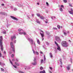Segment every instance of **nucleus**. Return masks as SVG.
<instances>
[{
	"instance_id": "nucleus-1",
	"label": "nucleus",
	"mask_w": 73,
	"mask_h": 73,
	"mask_svg": "<svg viewBox=\"0 0 73 73\" xmlns=\"http://www.w3.org/2000/svg\"><path fill=\"white\" fill-rule=\"evenodd\" d=\"M61 44L62 46H66V47H67V45H66V41H63V42Z\"/></svg>"
},
{
	"instance_id": "nucleus-2",
	"label": "nucleus",
	"mask_w": 73,
	"mask_h": 73,
	"mask_svg": "<svg viewBox=\"0 0 73 73\" xmlns=\"http://www.w3.org/2000/svg\"><path fill=\"white\" fill-rule=\"evenodd\" d=\"M0 44H3V36H1L0 37Z\"/></svg>"
},
{
	"instance_id": "nucleus-3",
	"label": "nucleus",
	"mask_w": 73,
	"mask_h": 73,
	"mask_svg": "<svg viewBox=\"0 0 73 73\" xmlns=\"http://www.w3.org/2000/svg\"><path fill=\"white\" fill-rule=\"evenodd\" d=\"M12 18V19H13L14 20H16V21H17L18 20V19H17L16 18H15V17L13 16H10Z\"/></svg>"
},
{
	"instance_id": "nucleus-4",
	"label": "nucleus",
	"mask_w": 73,
	"mask_h": 73,
	"mask_svg": "<svg viewBox=\"0 0 73 73\" xmlns=\"http://www.w3.org/2000/svg\"><path fill=\"white\" fill-rule=\"evenodd\" d=\"M56 41H61V39H60V37H59L56 36Z\"/></svg>"
},
{
	"instance_id": "nucleus-5",
	"label": "nucleus",
	"mask_w": 73,
	"mask_h": 73,
	"mask_svg": "<svg viewBox=\"0 0 73 73\" xmlns=\"http://www.w3.org/2000/svg\"><path fill=\"white\" fill-rule=\"evenodd\" d=\"M0 46L1 47V50L3 51V50H4L3 46V43L0 44Z\"/></svg>"
},
{
	"instance_id": "nucleus-6",
	"label": "nucleus",
	"mask_w": 73,
	"mask_h": 73,
	"mask_svg": "<svg viewBox=\"0 0 73 73\" xmlns=\"http://www.w3.org/2000/svg\"><path fill=\"white\" fill-rule=\"evenodd\" d=\"M9 61L11 63V64L14 67V68H17V66L15 65H13V63H12V62L11 61V59H9Z\"/></svg>"
},
{
	"instance_id": "nucleus-7",
	"label": "nucleus",
	"mask_w": 73,
	"mask_h": 73,
	"mask_svg": "<svg viewBox=\"0 0 73 73\" xmlns=\"http://www.w3.org/2000/svg\"><path fill=\"white\" fill-rule=\"evenodd\" d=\"M13 42H10V45L11 46V48H13V47H14V46H13Z\"/></svg>"
},
{
	"instance_id": "nucleus-8",
	"label": "nucleus",
	"mask_w": 73,
	"mask_h": 73,
	"mask_svg": "<svg viewBox=\"0 0 73 73\" xmlns=\"http://www.w3.org/2000/svg\"><path fill=\"white\" fill-rule=\"evenodd\" d=\"M40 33L42 38H43V37H44V33Z\"/></svg>"
},
{
	"instance_id": "nucleus-9",
	"label": "nucleus",
	"mask_w": 73,
	"mask_h": 73,
	"mask_svg": "<svg viewBox=\"0 0 73 73\" xmlns=\"http://www.w3.org/2000/svg\"><path fill=\"white\" fill-rule=\"evenodd\" d=\"M30 42H31V44H33V40L32 39H31L30 40Z\"/></svg>"
},
{
	"instance_id": "nucleus-10",
	"label": "nucleus",
	"mask_w": 73,
	"mask_h": 73,
	"mask_svg": "<svg viewBox=\"0 0 73 73\" xmlns=\"http://www.w3.org/2000/svg\"><path fill=\"white\" fill-rule=\"evenodd\" d=\"M58 46V48H57V49H58V50H59V51H60L61 50V49L60 48V46Z\"/></svg>"
},
{
	"instance_id": "nucleus-11",
	"label": "nucleus",
	"mask_w": 73,
	"mask_h": 73,
	"mask_svg": "<svg viewBox=\"0 0 73 73\" xmlns=\"http://www.w3.org/2000/svg\"><path fill=\"white\" fill-rule=\"evenodd\" d=\"M41 63H45V62L44 60H44L42 59L41 60Z\"/></svg>"
},
{
	"instance_id": "nucleus-12",
	"label": "nucleus",
	"mask_w": 73,
	"mask_h": 73,
	"mask_svg": "<svg viewBox=\"0 0 73 73\" xmlns=\"http://www.w3.org/2000/svg\"><path fill=\"white\" fill-rule=\"evenodd\" d=\"M68 12L69 13H70V14H71V15H73V12L72 11H69Z\"/></svg>"
},
{
	"instance_id": "nucleus-13",
	"label": "nucleus",
	"mask_w": 73,
	"mask_h": 73,
	"mask_svg": "<svg viewBox=\"0 0 73 73\" xmlns=\"http://www.w3.org/2000/svg\"><path fill=\"white\" fill-rule=\"evenodd\" d=\"M36 22L37 23H38V24H40V22L39 21L38 19L36 20Z\"/></svg>"
},
{
	"instance_id": "nucleus-14",
	"label": "nucleus",
	"mask_w": 73,
	"mask_h": 73,
	"mask_svg": "<svg viewBox=\"0 0 73 73\" xmlns=\"http://www.w3.org/2000/svg\"><path fill=\"white\" fill-rule=\"evenodd\" d=\"M40 73H46L45 71V70H43V71H41L40 72Z\"/></svg>"
},
{
	"instance_id": "nucleus-15",
	"label": "nucleus",
	"mask_w": 73,
	"mask_h": 73,
	"mask_svg": "<svg viewBox=\"0 0 73 73\" xmlns=\"http://www.w3.org/2000/svg\"><path fill=\"white\" fill-rule=\"evenodd\" d=\"M66 69L68 70H69L70 69V67L69 66H68L66 67Z\"/></svg>"
},
{
	"instance_id": "nucleus-16",
	"label": "nucleus",
	"mask_w": 73,
	"mask_h": 73,
	"mask_svg": "<svg viewBox=\"0 0 73 73\" xmlns=\"http://www.w3.org/2000/svg\"><path fill=\"white\" fill-rule=\"evenodd\" d=\"M36 63H36V62H34V63H32V64L33 65H36Z\"/></svg>"
},
{
	"instance_id": "nucleus-17",
	"label": "nucleus",
	"mask_w": 73,
	"mask_h": 73,
	"mask_svg": "<svg viewBox=\"0 0 73 73\" xmlns=\"http://www.w3.org/2000/svg\"><path fill=\"white\" fill-rule=\"evenodd\" d=\"M40 18H41L42 20H43V19H44V17L42 16H40Z\"/></svg>"
},
{
	"instance_id": "nucleus-18",
	"label": "nucleus",
	"mask_w": 73,
	"mask_h": 73,
	"mask_svg": "<svg viewBox=\"0 0 73 73\" xmlns=\"http://www.w3.org/2000/svg\"><path fill=\"white\" fill-rule=\"evenodd\" d=\"M13 48V51L14 53H15V47H14Z\"/></svg>"
},
{
	"instance_id": "nucleus-19",
	"label": "nucleus",
	"mask_w": 73,
	"mask_h": 73,
	"mask_svg": "<svg viewBox=\"0 0 73 73\" xmlns=\"http://www.w3.org/2000/svg\"><path fill=\"white\" fill-rule=\"evenodd\" d=\"M54 43H55V44H56V45H57V46H58V44L57 43V42H56V41H54Z\"/></svg>"
},
{
	"instance_id": "nucleus-20",
	"label": "nucleus",
	"mask_w": 73,
	"mask_h": 73,
	"mask_svg": "<svg viewBox=\"0 0 73 73\" xmlns=\"http://www.w3.org/2000/svg\"><path fill=\"white\" fill-rule=\"evenodd\" d=\"M15 64H16V65H17V66H19V64L16 63V62H15Z\"/></svg>"
},
{
	"instance_id": "nucleus-21",
	"label": "nucleus",
	"mask_w": 73,
	"mask_h": 73,
	"mask_svg": "<svg viewBox=\"0 0 73 73\" xmlns=\"http://www.w3.org/2000/svg\"><path fill=\"white\" fill-rule=\"evenodd\" d=\"M50 57H53V56H52V53H50Z\"/></svg>"
},
{
	"instance_id": "nucleus-22",
	"label": "nucleus",
	"mask_w": 73,
	"mask_h": 73,
	"mask_svg": "<svg viewBox=\"0 0 73 73\" xmlns=\"http://www.w3.org/2000/svg\"><path fill=\"white\" fill-rule=\"evenodd\" d=\"M33 50V53L34 54H36V53H35V51L34 50Z\"/></svg>"
},
{
	"instance_id": "nucleus-23",
	"label": "nucleus",
	"mask_w": 73,
	"mask_h": 73,
	"mask_svg": "<svg viewBox=\"0 0 73 73\" xmlns=\"http://www.w3.org/2000/svg\"><path fill=\"white\" fill-rule=\"evenodd\" d=\"M11 40L12 41L13 40V38H14L13 36H11Z\"/></svg>"
},
{
	"instance_id": "nucleus-24",
	"label": "nucleus",
	"mask_w": 73,
	"mask_h": 73,
	"mask_svg": "<svg viewBox=\"0 0 73 73\" xmlns=\"http://www.w3.org/2000/svg\"><path fill=\"white\" fill-rule=\"evenodd\" d=\"M69 5L70 7H73V6H72V4H71V3H69Z\"/></svg>"
},
{
	"instance_id": "nucleus-25",
	"label": "nucleus",
	"mask_w": 73,
	"mask_h": 73,
	"mask_svg": "<svg viewBox=\"0 0 73 73\" xmlns=\"http://www.w3.org/2000/svg\"><path fill=\"white\" fill-rule=\"evenodd\" d=\"M37 42L38 44H40V41L38 40H37Z\"/></svg>"
},
{
	"instance_id": "nucleus-26",
	"label": "nucleus",
	"mask_w": 73,
	"mask_h": 73,
	"mask_svg": "<svg viewBox=\"0 0 73 73\" xmlns=\"http://www.w3.org/2000/svg\"><path fill=\"white\" fill-rule=\"evenodd\" d=\"M37 16L38 17H40L41 16L40 15V14H37Z\"/></svg>"
},
{
	"instance_id": "nucleus-27",
	"label": "nucleus",
	"mask_w": 73,
	"mask_h": 73,
	"mask_svg": "<svg viewBox=\"0 0 73 73\" xmlns=\"http://www.w3.org/2000/svg\"><path fill=\"white\" fill-rule=\"evenodd\" d=\"M63 1H64V3H66L67 2V1L66 0H63Z\"/></svg>"
},
{
	"instance_id": "nucleus-28",
	"label": "nucleus",
	"mask_w": 73,
	"mask_h": 73,
	"mask_svg": "<svg viewBox=\"0 0 73 73\" xmlns=\"http://www.w3.org/2000/svg\"><path fill=\"white\" fill-rule=\"evenodd\" d=\"M54 29H55V30H57V29L56 28H53V30H54Z\"/></svg>"
},
{
	"instance_id": "nucleus-29",
	"label": "nucleus",
	"mask_w": 73,
	"mask_h": 73,
	"mask_svg": "<svg viewBox=\"0 0 73 73\" xmlns=\"http://www.w3.org/2000/svg\"><path fill=\"white\" fill-rule=\"evenodd\" d=\"M60 11H62V8H60Z\"/></svg>"
},
{
	"instance_id": "nucleus-30",
	"label": "nucleus",
	"mask_w": 73,
	"mask_h": 73,
	"mask_svg": "<svg viewBox=\"0 0 73 73\" xmlns=\"http://www.w3.org/2000/svg\"><path fill=\"white\" fill-rule=\"evenodd\" d=\"M64 34L65 36H66V35H67L66 33L65 32H64Z\"/></svg>"
},
{
	"instance_id": "nucleus-31",
	"label": "nucleus",
	"mask_w": 73,
	"mask_h": 73,
	"mask_svg": "<svg viewBox=\"0 0 73 73\" xmlns=\"http://www.w3.org/2000/svg\"><path fill=\"white\" fill-rule=\"evenodd\" d=\"M57 28H58V29H60V25H58Z\"/></svg>"
},
{
	"instance_id": "nucleus-32",
	"label": "nucleus",
	"mask_w": 73,
	"mask_h": 73,
	"mask_svg": "<svg viewBox=\"0 0 73 73\" xmlns=\"http://www.w3.org/2000/svg\"><path fill=\"white\" fill-rule=\"evenodd\" d=\"M40 70H42V69H43V68L42 67H41L40 68Z\"/></svg>"
},
{
	"instance_id": "nucleus-33",
	"label": "nucleus",
	"mask_w": 73,
	"mask_h": 73,
	"mask_svg": "<svg viewBox=\"0 0 73 73\" xmlns=\"http://www.w3.org/2000/svg\"><path fill=\"white\" fill-rule=\"evenodd\" d=\"M46 4L47 6H49V3L47 2H46Z\"/></svg>"
},
{
	"instance_id": "nucleus-34",
	"label": "nucleus",
	"mask_w": 73,
	"mask_h": 73,
	"mask_svg": "<svg viewBox=\"0 0 73 73\" xmlns=\"http://www.w3.org/2000/svg\"><path fill=\"white\" fill-rule=\"evenodd\" d=\"M35 53H36V54H37V55H38V52H37V51Z\"/></svg>"
},
{
	"instance_id": "nucleus-35",
	"label": "nucleus",
	"mask_w": 73,
	"mask_h": 73,
	"mask_svg": "<svg viewBox=\"0 0 73 73\" xmlns=\"http://www.w3.org/2000/svg\"><path fill=\"white\" fill-rule=\"evenodd\" d=\"M15 56V55H14V54H12L11 55V57H13Z\"/></svg>"
},
{
	"instance_id": "nucleus-36",
	"label": "nucleus",
	"mask_w": 73,
	"mask_h": 73,
	"mask_svg": "<svg viewBox=\"0 0 73 73\" xmlns=\"http://www.w3.org/2000/svg\"><path fill=\"white\" fill-rule=\"evenodd\" d=\"M18 31L19 32H21V29H18Z\"/></svg>"
},
{
	"instance_id": "nucleus-37",
	"label": "nucleus",
	"mask_w": 73,
	"mask_h": 73,
	"mask_svg": "<svg viewBox=\"0 0 73 73\" xmlns=\"http://www.w3.org/2000/svg\"><path fill=\"white\" fill-rule=\"evenodd\" d=\"M60 64H61V62H62V60H61V59L60 60Z\"/></svg>"
},
{
	"instance_id": "nucleus-38",
	"label": "nucleus",
	"mask_w": 73,
	"mask_h": 73,
	"mask_svg": "<svg viewBox=\"0 0 73 73\" xmlns=\"http://www.w3.org/2000/svg\"><path fill=\"white\" fill-rule=\"evenodd\" d=\"M44 62H45V60H46V58H45V57L44 56Z\"/></svg>"
},
{
	"instance_id": "nucleus-39",
	"label": "nucleus",
	"mask_w": 73,
	"mask_h": 73,
	"mask_svg": "<svg viewBox=\"0 0 73 73\" xmlns=\"http://www.w3.org/2000/svg\"><path fill=\"white\" fill-rule=\"evenodd\" d=\"M3 34H6V31H5V32H3Z\"/></svg>"
},
{
	"instance_id": "nucleus-40",
	"label": "nucleus",
	"mask_w": 73,
	"mask_h": 73,
	"mask_svg": "<svg viewBox=\"0 0 73 73\" xmlns=\"http://www.w3.org/2000/svg\"><path fill=\"white\" fill-rule=\"evenodd\" d=\"M23 34H24L25 35H26V33L25 32L23 33Z\"/></svg>"
},
{
	"instance_id": "nucleus-41",
	"label": "nucleus",
	"mask_w": 73,
	"mask_h": 73,
	"mask_svg": "<svg viewBox=\"0 0 73 73\" xmlns=\"http://www.w3.org/2000/svg\"><path fill=\"white\" fill-rule=\"evenodd\" d=\"M2 55H1V53L0 52V57H2Z\"/></svg>"
},
{
	"instance_id": "nucleus-42",
	"label": "nucleus",
	"mask_w": 73,
	"mask_h": 73,
	"mask_svg": "<svg viewBox=\"0 0 73 73\" xmlns=\"http://www.w3.org/2000/svg\"><path fill=\"white\" fill-rule=\"evenodd\" d=\"M1 70L2 71H4V69L3 68H1Z\"/></svg>"
},
{
	"instance_id": "nucleus-43",
	"label": "nucleus",
	"mask_w": 73,
	"mask_h": 73,
	"mask_svg": "<svg viewBox=\"0 0 73 73\" xmlns=\"http://www.w3.org/2000/svg\"><path fill=\"white\" fill-rule=\"evenodd\" d=\"M19 35H22V34H23V33L20 32L19 33Z\"/></svg>"
},
{
	"instance_id": "nucleus-44",
	"label": "nucleus",
	"mask_w": 73,
	"mask_h": 73,
	"mask_svg": "<svg viewBox=\"0 0 73 73\" xmlns=\"http://www.w3.org/2000/svg\"><path fill=\"white\" fill-rule=\"evenodd\" d=\"M40 31L41 32H42L43 33H44V32L42 31V30H40Z\"/></svg>"
},
{
	"instance_id": "nucleus-45",
	"label": "nucleus",
	"mask_w": 73,
	"mask_h": 73,
	"mask_svg": "<svg viewBox=\"0 0 73 73\" xmlns=\"http://www.w3.org/2000/svg\"><path fill=\"white\" fill-rule=\"evenodd\" d=\"M70 61H71V62L72 63V58L70 59Z\"/></svg>"
},
{
	"instance_id": "nucleus-46",
	"label": "nucleus",
	"mask_w": 73,
	"mask_h": 73,
	"mask_svg": "<svg viewBox=\"0 0 73 73\" xmlns=\"http://www.w3.org/2000/svg\"><path fill=\"white\" fill-rule=\"evenodd\" d=\"M45 23H48V21H45Z\"/></svg>"
},
{
	"instance_id": "nucleus-47",
	"label": "nucleus",
	"mask_w": 73,
	"mask_h": 73,
	"mask_svg": "<svg viewBox=\"0 0 73 73\" xmlns=\"http://www.w3.org/2000/svg\"><path fill=\"white\" fill-rule=\"evenodd\" d=\"M12 61H15V59H13L12 60Z\"/></svg>"
},
{
	"instance_id": "nucleus-48",
	"label": "nucleus",
	"mask_w": 73,
	"mask_h": 73,
	"mask_svg": "<svg viewBox=\"0 0 73 73\" xmlns=\"http://www.w3.org/2000/svg\"><path fill=\"white\" fill-rule=\"evenodd\" d=\"M73 11V9L72 8L71 9V11Z\"/></svg>"
},
{
	"instance_id": "nucleus-49",
	"label": "nucleus",
	"mask_w": 73,
	"mask_h": 73,
	"mask_svg": "<svg viewBox=\"0 0 73 73\" xmlns=\"http://www.w3.org/2000/svg\"><path fill=\"white\" fill-rule=\"evenodd\" d=\"M49 68L50 69H52V67H50Z\"/></svg>"
},
{
	"instance_id": "nucleus-50",
	"label": "nucleus",
	"mask_w": 73,
	"mask_h": 73,
	"mask_svg": "<svg viewBox=\"0 0 73 73\" xmlns=\"http://www.w3.org/2000/svg\"><path fill=\"white\" fill-rule=\"evenodd\" d=\"M16 61H17V62H18V61H19V60H18L17 59H16Z\"/></svg>"
},
{
	"instance_id": "nucleus-51",
	"label": "nucleus",
	"mask_w": 73,
	"mask_h": 73,
	"mask_svg": "<svg viewBox=\"0 0 73 73\" xmlns=\"http://www.w3.org/2000/svg\"><path fill=\"white\" fill-rule=\"evenodd\" d=\"M3 53H4V54H5V53H6V52H5V51H4L3 52Z\"/></svg>"
},
{
	"instance_id": "nucleus-52",
	"label": "nucleus",
	"mask_w": 73,
	"mask_h": 73,
	"mask_svg": "<svg viewBox=\"0 0 73 73\" xmlns=\"http://www.w3.org/2000/svg\"><path fill=\"white\" fill-rule=\"evenodd\" d=\"M61 7H62V8H64V6L63 5H61Z\"/></svg>"
},
{
	"instance_id": "nucleus-53",
	"label": "nucleus",
	"mask_w": 73,
	"mask_h": 73,
	"mask_svg": "<svg viewBox=\"0 0 73 73\" xmlns=\"http://www.w3.org/2000/svg\"><path fill=\"white\" fill-rule=\"evenodd\" d=\"M13 37L14 38H16V36H14Z\"/></svg>"
},
{
	"instance_id": "nucleus-54",
	"label": "nucleus",
	"mask_w": 73,
	"mask_h": 73,
	"mask_svg": "<svg viewBox=\"0 0 73 73\" xmlns=\"http://www.w3.org/2000/svg\"><path fill=\"white\" fill-rule=\"evenodd\" d=\"M36 59H35L34 60V62H36Z\"/></svg>"
},
{
	"instance_id": "nucleus-55",
	"label": "nucleus",
	"mask_w": 73,
	"mask_h": 73,
	"mask_svg": "<svg viewBox=\"0 0 73 73\" xmlns=\"http://www.w3.org/2000/svg\"><path fill=\"white\" fill-rule=\"evenodd\" d=\"M40 54H42L43 53V52H40Z\"/></svg>"
},
{
	"instance_id": "nucleus-56",
	"label": "nucleus",
	"mask_w": 73,
	"mask_h": 73,
	"mask_svg": "<svg viewBox=\"0 0 73 73\" xmlns=\"http://www.w3.org/2000/svg\"><path fill=\"white\" fill-rule=\"evenodd\" d=\"M2 5L3 6L4 5V4L3 3V4H2Z\"/></svg>"
},
{
	"instance_id": "nucleus-57",
	"label": "nucleus",
	"mask_w": 73,
	"mask_h": 73,
	"mask_svg": "<svg viewBox=\"0 0 73 73\" xmlns=\"http://www.w3.org/2000/svg\"><path fill=\"white\" fill-rule=\"evenodd\" d=\"M37 5H39V4H40L39 3H37Z\"/></svg>"
},
{
	"instance_id": "nucleus-58",
	"label": "nucleus",
	"mask_w": 73,
	"mask_h": 73,
	"mask_svg": "<svg viewBox=\"0 0 73 73\" xmlns=\"http://www.w3.org/2000/svg\"><path fill=\"white\" fill-rule=\"evenodd\" d=\"M34 45H36V44H35V42H34Z\"/></svg>"
},
{
	"instance_id": "nucleus-59",
	"label": "nucleus",
	"mask_w": 73,
	"mask_h": 73,
	"mask_svg": "<svg viewBox=\"0 0 73 73\" xmlns=\"http://www.w3.org/2000/svg\"><path fill=\"white\" fill-rule=\"evenodd\" d=\"M32 16H34V15L33 14H32Z\"/></svg>"
},
{
	"instance_id": "nucleus-60",
	"label": "nucleus",
	"mask_w": 73,
	"mask_h": 73,
	"mask_svg": "<svg viewBox=\"0 0 73 73\" xmlns=\"http://www.w3.org/2000/svg\"><path fill=\"white\" fill-rule=\"evenodd\" d=\"M0 65H1V62H0Z\"/></svg>"
},
{
	"instance_id": "nucleus-61",
	"label": "nucleus",
	"mask_w": 73,
	"mask_h": 73,
	"mask_svg": "<svg viewBox=\"0 0 73 73\" xmlns=\"http://www.w3.org/2000/svg\"><path fill=\"white\" fill-rule=\"evenodd\" d=\"M60 28H62V26H61L60 27Z\"/></svg>"
},
{
	"instance_id": "nucleus-62",
	"label": "nucleus",
	"mask_w": 73,
	"mask_h": 73,
	"mask_svg": "<svg viewBox=\"0 0 73 73\" xmlns=\"http://www.w3.org/2000/svg\"><path fill=\"white\" fill-rule=\"evenodd\" d=\"M50 73H52V72L51 71H50Z\"/></svg>"
},
{
	"instance_id": "nucleus-63",
	"label": "nucleus",
	"mask_w": 73,
	"mask_h": 73,
	"mask_svg": "<svg viewBox=\"0 0 73 73\" xmlns=\"http://www.w3.org/2000/svg\"><path fill=\"white\" fill-rule=\"evenodd\" d=\"M51 19H53V17H51Z\"/></svg>"
},
{
	"instance_id": "nucleus-64",
	"label": "nucleus",
	"mask_w": 73,
	"mask_h": 73,
	"mask_svg": "<svg viewBox=\"0 0 73 73\" xmlns=\"http://www.w3.org/2000/svg\"><path fill=\"white\" fill-rule=\"evenodd\" d=\"M42 41H43V40H44V38H42Z\"/></svg>"
}]
</instances>
